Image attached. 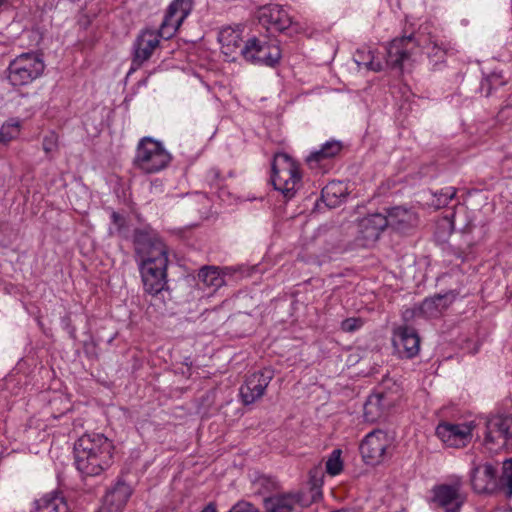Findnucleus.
<instances>
[{"label": "nucleus", "mask_w": 512, "mask_h": 512, "mask_svg": "<svg viewBox=\"0 0 512 512\" xmlns=\"http://www.w3.org/2000/svg\"><path fill=\"white\" fill-rule=\"evenodd\" d=\"M143 289L155 296L167 285L168 248L156 235L137 231L134 237Z\"/></svg>", "instance_id": "f257e3e1"}, {"label": "nucleus", "mask_w": 512, "mask_h": 512, "mask_svg": "<svg viewBox=\"0 0 512 512\" xmlns=\"http://www.w3.org/2000/svg\"><path fill=\"white\" fill-rule=\"evenodd\" d=\"M420 48L426 50L428 57L442 59L453 50V45L450 41L439 40L430 31V27L424 25L416 35L395 38L390 42L387 48V64L393 68H402L420 52Z\"/></svg>", "instance_id": "f03ea898"}, {"label": "nucleus", "mask_w": 512, "mask_h": 512, "mask_svg": "<svg viewBox=\"0 0 512 512\" xmlns=\"http://www.w3.org/2000/svg\"><path fill=\"white\" fill-rule=\"evenodd\" d=\"M192 10L190 0H173L158 31L143 29L133 44V63L141 66L158 48L160 39L171 38Z\"/></svg>", "instance_id": "7ed1b4c3"}, {"label": "nucleus", "mask_w": 512, "mask_h": 512, "mask_svg": "<svg viewBox=\"0 0 512 512\" xmlns=\"http://www.w3.org/2000/svg\"><path fill=\"white\" fill-rule=\"evenodd\" d=\"M115 446L102 433H85L74 445L77 470L86 476H98L113 464Z\"/></svg>", "instance_id": "20e7f679"}, {"label": "nucleus", "mask_w": 512, "mask_h": 512, "mask_svg": "<svg viewBox=\"0 0 512 512\" xmlns=\"http://www.w3.org/2000/svg\"><path fill=\"white\" fill-rule=\"evenodd\" d=\"M271 181L286 199H292L300 187L301 173L298 163L286 153L275 154L271 167Z\"/></svg>", "instance_id": "39448f33"}, {"label": "nucleus", "mask_w": 512, "mask_h": 512, "mask_svg": "<svg viewBox=\"0 0 512 512\" xmlns=\"http://www.w3.org/2000/svg\"><path fill=\"white\" fill-rule=\"evenodd\" d=\"M171 159V154L162 142L152 137H143L136 148L134 166L144 173L153 174L165 169Z\"/></svg>", "instance_id": "423d86ee"}, {"label": "nucleus", "mask_w": 512, "mask_h": 512, "mask_svg": "<svg viewBox=\"0 0 512 512\" xmlns=\"http://www.w3.org/2000/svg\"><path fill=\"white\" fill-rule=\"evenodd\" d=\"M45 69L43 59L36 53H22L8 67V81L14 87H23L39 78Z\"/></svg>", "instance_id": "0eeeda50"}, {"label": "nucleus", "mask_w": 512, "mask_h": 512, "mask_svg": "<svg viewBox=\"0 0 512 512\" xmlns=\"http://www.w3.org/2000/svg\"><path fill=\"white\" fill-rule=\"evenodd\" d=\"M483 445L499 452L512 440V414H492L484 419Z\"/></svg>", "instance_id": "6e6552de"}, {"label": "nucleus", "mask_w": 512, "mask_h": 512, "mask_svg": "<svg viewBox=\"0 0 512 512\" xmlns=\"http://www.w3.org/2000/svg\"><path fill=\"white\" fill-rule=\"evenodd\" d=\"M239 55L254 65L275 67L281 59V49L275 43L266 40H260L252 37L246 41L245 45H240Z\"/></svg>", "instance_id": "1a4fd4ad"}, {"label": "nucleus", "mask_w": 512, "mask_h": 512, "mask_svg": "<svg viewBox=\"0 0 512 512\" xmlns=\"http://www.w3.org/2000/svg\"><path fill=\"white\" fill-rule=\"evenodd\" d=\"M398 399V386L392 383V387H390L388 382H384L367 398L364 404L365 420L368 422L378 421L397 403Z\"/></svg>", "instance_id": "9d476101"}, {"label": "nucleus", "mask_w": 512, "mask_h": 512, "mask_svg": "<svg viewBox=\"0 0 512 512\" xmlns=\"http://www.w3.org/2000/svg\"><path fill=\"white\" fill-rule=\"evenodd\" d=\"M475 428L474 421L461 423L444 421L437 425L435 434L446 447L459 449L470 444Z\"/></svg>", "instance_id": "9b49d317"}, {"label": "nucleus", "mask_w": 512, "mask_h": 512, "mask_svg": "<svg viewBox=\"0 0 512 512\" xmlns=\"http://www.w3.org/2000/svg\"><path fill=\"white\" fill-rule=\"evenodd\" d=\"M273 377L274 372L271 368L249 374L239 390L243 404L251 405L262 398Z\"/></svg>", "instance_id": "f8f14e48"}, {"label": "nucleus", "mask_w": 512, "mask_h": 512, "mask_svg": "<svg viewBox=\"0 0 512 512\" xmlns=\"http://www.w3.org/2000/svg\"><path fill=\"white\" fill-rule=\"evenodd\" d=\"M391 442L392 439L383 430L377 429L368 433L360 445V453L365 463L371 465L380 463Z\"/></svg>", "instance_id": "ddd939ff"}, {"label": "nucleus", "mask_w": 512, "mask_h": 512, "mask_svg": "<svg viewBox=\"0 0 512 512\" xmlns=\"http://www.w3.org/2000/svg\"><path fill=\"white\" fill-rule=\"evenodd\" d=\"M392 344L400 358L412 359L420 351V337L414 328L407 325L393 330Z\"/></svg>", "instance_id": "4468645a"}, {"label": "nucleus", "mask_w": 512, "mask_h": 512, "mask_svg": "<svg viewBox=\"0 0 512 512\" xmlns=\"http://www.w3.org/2000/svg\"><path fill=\"white\" fill-rule=\"evenodd\" d=\"M259 23L271 32H282L291 26L292 20L287 10L279 4L260 6L256 12Z\"/></svg>", "instance_id": "2eb2a0df"}, {"label": "nucleus", "mask_w": 512, "mask_h": 512, "mask_svg": "<svg viewBox=\"0 0 512 512\" xmlns=\"http://www.w3.org/2000/svg\"><path fill=\"white\" fill-rule=\"evenodd\" d=\"M387 227L385 215L381 213L370 214L363 217L358 223L357 241L363 247L372 246Z\"/></svg>", "instance_id": "dca6fc26"}, {"label": "nucleus", "mask_w": 512, "mask_h": 512, "mask_svg": "<svg viewBox=\"0 0 512 512\" xmlns=\"http://www.w3.org/2000/svg\"><path fill=\"white\" fill-rule=\"evenodd\" d=\"M461 485L442 484L434 487L433 501L446 512H459L464 503V497L460 493Z\"/></svg>", "instance_id": "f3484780"}, {"label": "nucleus", "mask_w": 512, "mask_h": 512, "mask_svg": "<svg viewBox=\"0 0 512 512\" xmlns=\"http://www.w3.org/2000/svg\"><path fill=\"white\" fill-rule=\"evenodd\" d=\"M471 484L477 493H493L497 489L496 468L490 463L473 467Z\"/></svg>", "instance_id": "a211bd4d"}, {"label": "nucleus", "mask_w": 512, "mask_h": 512, "mask_svg": "<svg viewBox=\"0 0 512 512\" xmlns=\"http://www.w3.org/2000/svg\"><path fill=\"white\" fill-rule=\"evenodd\" d=\"M131 494V487L123 481H118L106 493L102 507L107 508L111 512H123Z\"/></svg>", "instance_id": "6ab92c4d"}, {"label": "nucleus", "mask_w": 512, "mask_h": 512, "mask_svg": "<svg viewBox=\"0 0 512 512\" xmlns=\"http://www.w3.org/2000/svg\"><path fill=\"white\" fill-rule=\"evenodd\" d=\"M387 227L390 226L397 231H405L418 223L416 213L404 207L391 208L385 215Z\"/></svg>", "instance_id": "aec40b11"}, {"label": "nucleus", "mask_w": 512, "mask_h": 512, "mask_svg": "<svg viewBox=\"0 0 512 512\" xmlns=\"http://www.w3.org/2000/svg\"><path fill=\"white\" fill-rule=\"evenodd\" d=\"M342 150V143L336 140L325 142L320 149L310 153L307 163L312 169L326 166V162L337 156Z\"/></svg>", "instance_id": "412c9836"}, {"label": "nucleus", "mask_w": 512, "mask_h": 512, "mask_svg": "<svg viewBox=\"0 0 512 512\" xmlns=\"http://www.w3.org/2000/svg\"><path fill=\"white\" fill-rule=\"evenodd\" d=\"M454 295H437L426 298L420 305L419 311L426 318L439 317L453 302Z\"/></svg>", "instance_id": "4be33fe9"}, {"label": "nucleus", "mask_w": 512, "mask_h": 512, "mask_svg": "<svg viewBox=\"0 0 512 512\" xmlns=\"http://www.w3.org/2000/svg\"><path fill=\"white\" fill-rule=\"evenodd\" d=\"M268 512H300V498L298 495L286 494L273 496L265 502Z\"/></svg>", "instance_id": "5701e85b"}, {"label": "nucleus", "mask_w": 512, "mask_h": 512, "mask_svg": "<svg viewBox=\"0 0 512 512\" xmlns=\"http://www.w3.org/2000/svg\"><path fill=\"white\" fill-rule=\"evenodd\" d=\"M244 26L237 24L235 27L226 26V61H236L239 57L240 45H245L243 41Z\"/></svg>", "instance_id": "b1692460"}, {"label": "nucleus", "mask_w": 512, "mask_h": 512, "mask_svg": "<svg viewBox=\"0 0 512 512\" xmlns=\"http://www.w3.org/2000/svg\"><path fill=\"white\" fill-rule=\"evenodd\" d=\"M347 187L341 181L329 182L321 192V200L329 208L339 206L347 197Z\"/></svg>", "instance_id": "393cba45"}, {"label": "nucleus", "mask_w": 512, "mask_h": 512, "mask_svg": "<svg viewBox=\"0 0 512 512\" xmlns=\"http://www.w3.org/2000/svg\"><path fill=\"white\" fill-rule=\"evenodd\" d=\"M33 512H69V509L63 497L50 493L35 501Z\"/></svg>", "instance_id": "a878e982"}, {"label": "nucleus", "mask_w": 512, "mask_h": 512, "mask_svg": "<svg viewBox=\"0 0 512 512\" xmlns=\"http://www.w3.org/2000/svg\"><path fill=\"white\" fill-rule=\"evenodd\" d=\"M354 62L358 68H365L369 71L379 72L383 66L380 61L375 60L374 52L370 48H360L354 54Z\"/></svg>", "instance_id": "bb28decb"}, {"label": "nucleus", "mask_w": 512, "mask_h": 512, "mask_svg": "<svg viewBox=\"0 0 512 512\" xmlns=\"http://www.w3.org/2000/svg\"><path fill=\"white\" fill-rule=\"evenodd\" d=\"M198 278L203 288H209L212 291H216L224 283L220 270L215 267H203L198 273Z\"/></svg>", "instance_id": "cd10ccee"}, {"label": "nucleus", "mask_w": 512, "mask_h": 512, "mask_svg": "<svg viewBox=\"0 0 512 512\" xmlns=\"http://www.w3.org/2000/svg\"><path fill=\"white\" fill-rule=\"evenodd\" d=\"M21 121L18 118H10L0 127V144L8 145L16 140L21 132Z\"/></svg>", "instance_id": "c85d7f7f"}, {"label": "nucleus", "mask_w": 512, "mask_h": 512, "mask_svg": "<svg viewBox=\"0 0 512 512\" xmlns=\"http://www.w3.org/2000/svg\"><path fill=\"white\" fill-rule=\"evenodd\" d=\"M505 84V79L500 72H492L487 75L481 82V92L485 93V96H489L493 89H497Z\"/></svg>", "instance_id": "c756f323"}, {"label": "nucleus", "mask_w": 512, "mask_h": 512, "mask_svg": "<svg viewBox=\"0 0 512 512\" xmlns=\"http://www.w3.org/2000/svg\"><path fill=\"white\" fill-rule=\"evenodd\" d=\"M456 189L454 187H445L441 189L439 192L434 194V199L432 200V205L436 209H440L442 207L447 206L450 201L456 195Z\"/></svg>", "instance_id": "7c9ffc66"}, {"label": "nucleus", "mask_w": 512, "mask_h": 512, "mask_svg": "<svg viewBox=\"0 0 512 512\" xmlns=\"http://www.w3.org/2000/svg\"><path fill=\"white\" fill-rule=\"evenodd\" d=\"M454 231V213L445 215L437 222L436 235L439 239L444 240Z\"/></svg>", "instance_id": "2f4dec72"}, {"label": "nucleus", "mask_w": 512, "mask_h": 512, "mask_svg": "<svg viewBox=\"0 0 512 512\" xmlns=\"http://www.w3.org/2000/svg\"><path fill=\"white\" fill-rule=\"evenodd\" d=\"M500 482L506 496L512 497V459H508L503 463V473Z\"/></svg>", "instance_id": "473e14b6"}, {"label": "nucleus", "mask_w": 512, "mask_h": 512, "mask_svg": "<svg viewBox=\"0 0 512 512\" xmlns=\"http://www.w3.org/2000/svg\"><path fill=\"white\" fill-rule=\"evenodd\" d=\"M343 469V463L341 460V450L335 449L330 454L326 462V471L328 474L335 476L338 475Z\"/></svg>", "instance_id": "72a5a7b5"}, {"label": "nucleus", "mask_w": 512, "mask_h": 512, "mask_svg": "<svg viewBox=\"0 0 512 512\" xmlns=\"http://www.w3.org/2000/svg\"><path fill=\"white\" fill-rule=\"evenodd\" d=\"M364 321L360 317H350L341 322V329L344 332H355L362 328Z\"/></svg>", "instance_id": "f704fd0d"}, {"label": "nucleus", "mask_w": 512, "mask_h": 512, "mask_svg": "<svg viewBox=\"0 0 512 512\" xmlns=\"http://www.w3.org/2000/svg\"><path fill=\"white\" fill-rule=\"evenodd\" d=\"M42 146L46 154L54 153L58 149V136L53 132L49 133L44 137Z\"/></svg>", "instance_id": "c9c22d12"}, {"label": "nucleus", "mask_w": 512, "mask_h": 512, "mask_svg": "<svg viewBox=\"0 0 512 512\" xmlns=\"http://www.w3.org/2000/svg\"><path fill=\"white\" fill-rule=\"evenodd\" d=\"M229 512H259V510L250 502L239 501L229 510Z\"/></svg>", "instance_id": "e433bc0d"}, {"label": "nucleus", "mask_w": 512, "mask_h": 512, "mask_svg": "<svg viewBox=\"0 0 512 512\" xmlns=\"http://www.w3.org/2000/svg\"><path fill=\"white\" fill-rule=\"evenodd\" d=\"M111 219H112L114 225L119 230L121 225H122V223H123V218L121 217V215L119 213L113 211L111 213Z\"/></svg>", "instance_id": "4c0bfd02"}, {"label": "nucleus", "mask_w": 512, "mask_h": 512, "mask_svg": "<svg viewBox=\"0 0 512 512\" xmlns=\"http://www.w3.org/2000/svg\"><path fill=\"white\" fill-rule=\"evenodd\" d=\"M201 512H217L216 507L213 503H209L203 508Z\"/></svg>", "instance_id": "58836bf2"}, {"label": "nucleus", "mask_w": 512, "mask_h": 512, "mask_svg": "<svg viewBox=\"0 0 512 512\" xmlns=\"http://www.w3.org/2000/svg\"><path fill=\"white\" fill-rule=\"evenodd\" d=\"M8 0H0V12L6 7Z\"/></svg>", "instance_id": "ea45409f"}, {"label": "nucleus", "mask_w": 512, "mask_h": 512, "mask_svg": "<svg viewBox=\"0 0 512 512\" xmlns=\"http://www.w3.org/2000/svg\"><path fill=\"white\" fill-rule=\"evenodd\" d=\"M225 273L227 275L228 273H230V270L228 268H226Z\"/></svg>", "instance_id": "a19ab883"}]
</instances>
